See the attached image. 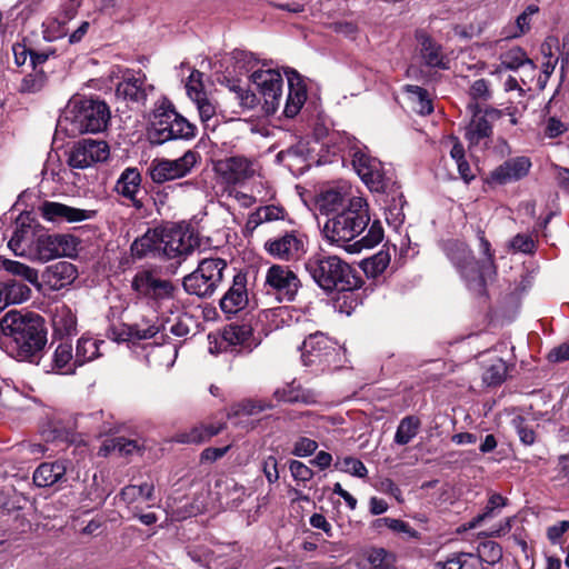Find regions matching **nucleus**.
<instances>
[{"mask_svg":"<svg viewBox=\"0 0 569 569\" xmlns=\"http://www.w3.org/2000/svg\"><path fill=\"white\" fill-rule=\"evenodd\" d=\"M325 238L349 253H358L365 248H373L383 239V229L379 220L370 224L367 200L352 197L340 212L329 218L322 228Z\"/></svg>","mask_w":569,"mask_h":569,"instance_id":"1","label":"nucleus"},{"mask_svg":"<svg viewBox=\"0 0 569 569\" xmlns=\"http://www.w3.org/2000/svg\"><path fill=\"white\" fill-rule=\"evenodd\" d=\"M47 335L44 319L39 313L13 309L0 318V349L18 361L39 365Z\"/></svg>","mask_w":569,"mask_h":569,"instance_id":"2","label":"nucleus"},{"mask_svg":"<svg viewBox=\"0 0 569 569\" xmlns=\"http://www.w3.org/2000/svg\"><path fill=\"white\" fill-rule=\"evenodd\" d=\"M67 244V236L49 234L32 223H26L21 218L18 219L16 230L8 242V247L16 256L40 262L66 254Z\"/></svg>","mask_w":569,"mask_h":569,"instance_id":"3","label":"nucleus"},{"mask_svg":"<svg viewBox=\"0 0 569 569\" xmlns=\"http://www.w3.org/2000/svg\"><path fill=\"white\" fill-rule=\"evenodd\" d=\"M305 269L326 293L363 286L356 269L338 256L315 253L305 261Z\"/></svg>","mask_w":569,"mask_h":569,"instance_id":"4","label":"nucleus"},{"mask_svg":"<svg viewBox=\"0 0 569 569\" xmlns=\"http://www.w3.org/2000/svg\"><path fill=\"white\" fill-rule=\"evenodd\" d=\"M110 109L104 101L73 97L69 100L61 123L71 134L99 133L108 128Z\"/></svg>","mask_w":569,"mask_h":569,"instance_id":"5","label":"nucleus"},{"mask_svg":"<svg viewBox=\"0 0 569 569\" xmlns=\"http://www.w3.org/2000/svg\"><path fill=\"white\" fill-rule=\"evenodd\" d=\"M196 126L168 104L154 110L148 137L151 143L162 144L176 139L190 140L196 137Z\"/></svg>","mask_w":569,"mask_h":569,"instance_id":"6","label":"nucleus"},{"mask_svg":"<svg viewBox=\"0 0 569 569\" xmlns=\"http://www.w3.org/2000/svg\"><path fill=\"white\" fill-rule=\"evenodd\" d=\"M442 250L451 261L467 288L477 293L486 292V281L482 279V271L476 260L472 250L462 241L450 239L443 242Z\"/></svg>","mask_w":569,"mask_h":569,"instance_id":"7","label":"nucleus"},{"mask_svg":"<svg viewBox=\"0 0 569 569\" xmlns=\"http://www.w3.org/2000/svg\"><path fill=\"white\" fill-rule=\"evenodd\" d=\"M227 267L228 263L222 258L200 260L197 269L183 278V289L187 293L200 298L211 297L222 282Z\"/></svg>","mask_w":569,"mask_h":569,"instance_id":"8","label":"nucleus"},{"mask_svg":"<svg viewBox=\"0 0 569 569\" xmlns=\"http://www.w3.org/2000/svg\"><path fill=\"white\" fill-rule=\"evenodd\" d=\"M131 288L153 308H160L173 300L177 292V287L170 280L160 278L149 270L137 272L131 281Z\"/></svg>","mask_w":569,"mask_h":569,"instance_id":"9","label":"nucleus"},{"mask_svg":"<svg viewBox=\"0 0 569 569\" xmlns=\"http://www.w3.org/2000/svg\"><path fill=\"white\" fill-rule=\"evenodd\" d=\"M366 149L358 143L351 147L352 166L372 191L386 192L392 183L391 178L387 177L381 161L371 157Z\"/></svg>","mask_w":569,"mask_h":569,"instance_id":"10","label":"nucleus"},{"mask_svg":"<svg viewBox=\"0 0 569 569\" xmlns=\"http://www.w3.org/2000/svg\"><path fill=\"white\" fill-rule=\"evenodd\" d=\"M263 287L279 302H292L301 288V281L289 266L276 263L267 269Z\"/></svg>","mask_w":569,"mask_h":569,"instance_id":"11","label":"nucleus"},{"mask_svg":"<svg viewBox=\"0 0 569 569\" xmlns=\"http://www.w3.org/2000/svg\"><path fill=\"white\" fill-rule=\"evenodd\" d=\"M200 160L199 152L194 150L186 151L178 159H153L149 167V174L154 183H164L167 181L181 179L188 176Z\"/></svg>","mask_w":569,"mask_h":569,"instance_id":"12","label":"nucleus"},{"mask_svg":"<svg viewBox=\"0 0 569 569\" xmlns=\"http://www.w3.org/2000/svg\"><path fill=\"white\" fill-rule=\"evenodd\" d=\"M250 79L263 101L267 114H274L282 99L283 79L279 70L259 69L251 73Z\"/></svg>","mask_w":569,"mask_h":569,"instance_id":"13","label":"nucleus"},{"mask_svg":"<svg viewBox=\"0 0 569 569\" xmlns=\"http://www.w3.org/2000/svg\"><path fill=\"white\" fill-rule=\"evenodd\" d=\"M109 146L103 140L82 139L68 153V164L73 169H87L109 158Z\"/></svg>","mask_w":569,"mask_h":569,"instance_id":"14","label":"nucleus"},{"mask_svg":"<svg viewBox=\"0 0 569 569\" xmlns=\"http://www.w3.org/2000/svg\"><path fill=\"white\" fill-rule=\"evenodd\" d=\"M160 331L157 316H142L139 321L133 323L112 325L107 331V336L117 342H137L153 338Z\"/></svg>","mask_w":569,"mask_h":569,"instance_id":"15","label":"nucleus"},{"mask_svg":"<svg viewBox=\"0 0 569 569\" xmlns=\"http://www.w3.org/2000/svg\"><path fill=\"white\" fill-rule=\"evenodd\" d=\"M336 356V343L321 332L310 335L302 342L301 359L305 366L326 367Z\"/></svg>","mask_w":569,"mask_h":569,"instance_id":"16","label":"nucleus"},{"mask_svg":"<svg viewBox=\"0 0 569 569\" xmlns=\"http://www.w3.org/2000/svg\"><path fill=\"white\" fill-rule=\"evenodd\" d=\"M162 257L168 259L182 258L190 254L197 246V240L189 230L171 226L161 228Z\"/></svg>","mask_w":569,"mask_h":569,"instance_id":"17","label":"nucleus"},{"mask_svg":"<svg viewBox=\"0 0 569 569\" xmlns=\"http://www.w3.org/2000/svg\"><path fill=\"white\" fill-rule=\"evenodd\" d=\"M264 249L270 256L282 261L297 260L306 252L303 237L296 231L267 240Z\"/></svg>","mask_w":569,"mask_h":569,"instance_id":"18","label":"nucleus"},{"mask_svg":"<svg viewBox=\"0 0 569 569\" xmlns=\"http://www.w3.org/2000/svg\"><path fill=\"white\" fill-rule=\"evenodd\" d=\"M152 89V86L147 84V77L142 71L128 70L117 84L116 96L128 102L143 104Z\"/></svg>","mask_w":569,"mask_h":569,"instance_id":"19","label":"nucleus"},{"mask_svg":"<svg viewBox=\"0 0 569 569\" xmlns=\"http://www.w3.org/2000/svg\"><path fill=\"white\" fill-rule=\"evenodd\" d=\"M217 171L229 184H241L257 173L256 163L241 156L230 157L217 164Z\"/></svg>","mask_w":569,"mask_h":569,"instance_id":"20","label":"nucleus"},{"mask_svg":"<svg viewBox=\"0 0 569 569\" xmlns=\"http://www.w3.org/2000/svg\"><path fill=\"white\" fill-rule=\"evenodd\" d=\"M42 218L51 222H81L96 217V210L70 207L56 201H46L39 208Z\"/></svg>","mask_w":569,"mask_h":569,"instance_id":"21","label":"nucleus"},{"mask_svg":"<svg viewBox=\"0 0 569 569\" xmlns=\"http://www.w3.org/2000/svg\"><path fill=\"white\" fill-rule=\"evenodd\" d=\"M415 39L419 44V53L423 63L429 68L449 69V58L443 52L442 46L437 42L426 30L417 29Z\"/></svg>","mask_w":569,"mask_h":569,"instance_id":"22","label":"nucleus"},{"mask_svg":"<svg viewBox=\"0 0 569 569\" xmlns=\"http://www.w3.org/2000/svg\"><path fill=\"white\" fill-rule=\"evenodd\" d=\"M288 81V96L286 98L283 114L295 118L307 100V84L305 78L296 70H286Z\"/></svg>","mask_w":569,"mask_h":569,"instance_id":"23","label":"nucleus"},{"mask_svg":"<svg viewBox=\"0 0 569 569\" xmlns=\"http://www.w3.org/2000/svg\"><path fill=\"white\" fill-rule=\"evenodd\" d=\"M532 162L529 157L518 156L503 161L490 174V179L499 184L519 181L528 176Z\"/></svg>","mask_w":569,"mask_h":569,"instance_id":"24","label":"nucleus"},{"mask_svg":"<svg viewBox=\"0 0 569 569\" xmlns=\"http://www.w3.org/2000/svg\"><path fill=\"white\" fill-rule=\"evenodd\" d=\"M247 273L238 272L233 276L232 284L220 299V308L227 315H236L248 305Z\"/></svg>","mask_w":569,"mask_h":569,"instance_id":"25","label":"nucleus"},{"mask_svg":"<svg viewBox=\"0 0 569 569\" xmlns=\"http://www.w3.org/2000/svg\"><path fill=\"white\" fill-rule=\"evenodd\" d=\"M469 109L472 111V118L465 129V138L471 148L478 146L482 140L492 134V126L487 119V116H498L500 111L497 109H490L485 113H481L478 104H469Z\"/></svg>","mask_w":569,"mask_h":569,"instance_id":"26","label":"nucleus"},{"mask_svg":"<svg viewBox=\"0 0 569 569\" xmlns=\"http://www.w3.org/2000/svg\"><path fill=\"white\" fill-rule=\"evenodd\" d=\"M162 242L161 228H149L141 237H138L131 243V256L134 259L162 257Z\"/></svg>","mask_w":569,"mask_h":569,"instance_id":"27","label":"nucleus"},{"mask_svg":"<svg viewBox=\"0 0 569 569\" xmlns=\"http://www.w3.org/2000/svg\"><path fill=\"white\" fill-rule=\"evenodd\" d=\"M141 173L137 168H126L116 182L114 191L119 196L130 200L133 207L140 209L142 207V202L137 198V196L141 192Z\"/></svg>","mask_w":569,"mask_h":569,"instance_id":"28","label":"nucleus"},{"mask_svg":"<svg viewBox=\"0 0 569 569\" xmlns=\"http://www.w3.org/2000/svg\"><path fill=\"white\" fill-rule=\"evenodd\" d=\"M251 337V328L246 325H230L223 329L220 336L219 347H210V352L236 351L237 347L247 346Z\"/></svg>","mask_w":569,"mask_h":569,"instance_id":"29","label":"nucleus"},{"mask_svg":"<svg viewBox=\"0 0 569 569\" xmlns=\"http://www.w3.org/2000/svg\"><path fill=\"white\" fill-rule=\"evenodd\" d=\"M31 297V289L23 282L10 279L0 282V313L13 305H21Z\"/></svg>","mask_w":569,"mask_h":569,"instance_id":"30","label":"nucleus"},{"mask_svg":"<svg viewBox=\"0 0 569 569\" xmlns=\"http://www.w3.org/2000/svg\"><path fill=\"white\" fill-rule=\"evenodd\" d=\"M78 363L72 353V346L68 342H61L56 348L49 365L43 368L47 372H56L62 375L74 373Z\"/></svg>","mask_w":569,"mask_h":569,"instance_id":"31","label":"nucleus"},{"mask_svg":"<svg viewBox=\"0 0 569 569\" xmlns=\"http://www.w3.org/2000/svg\"><path fill=\"white\" fill-rule=\"evenodd\" d=\"M77 427L76 420L69 419L67 422H62L54 418L42 428L41 435L47 442L68 443L73 441Z\"/></svg>","mask_w":569,"mask_h":569,"instance_id":"32","label":"nucleus"},{"mask_svg":"<svg viewBox=\"0 0 569 569\" xmlns=\"http://www.w3.org/2000/svg\"><path fill=\"white\" fill-rule=\"evenodd\" d=\"M66 461L43 462L33 472V482L38 487H50L64 479Z\"/></svg>","mask_w":569,"mask_h":569,"instance_id":"33","label":"nucleus"},{"mask_svg":"<svg viewBox=\"0 0 569 569\" xmlns=\"http://www.w3.org/2000/svg\"><path fill=\"white\" fill-rule=\"evenodd\" d=\"M77 274L76 267L68 261H59L46 270L47 282L54 290H60L72 283Z\"/></svg>","mask_w":569,"mask_h":569,"instance_id":"34","label":"nucleus"},{"mask_svg":"<svg viewBox=\"0 0 569 569\" xmlns=\"http://www.w3.org/2000/svg\"><path fill=\"white\" fill-rule=\"evenodd\" d=\"M349 188L346 186L333 187L322 191L317 198V207L322 214L337 213L343 209Z\"/></svg>","mask_w":569,"mask_h":569,"instance_id":"35","label":"nucleus"},{"mask_svg":"<svg viewBox=\"0 0 569 569\" xmlns=\"http://www.w3.org/2000/svg\"><path fill=\"white\" fill-rule=\"evenodd\" d=\"M288 213L286 209L277 204L262 206L251 212L248 217L247 229L254 230L262 223L284 220Z\"/></svg>","mask_w":569,"mask_h":569,"instance_id":"36","label":"nucleus"},{"mask_svg":"<svg viewBox=\"0 0 569 569\" xmlns=\"http://www.w3.org/2000/svg\"><path fill=\"white\" fill-rule=\"evenodd\" d=\"M273 395L277 400L283 402H302L310 405L317 401L312 391L303 389L300 383L296 381L277 389Z\"/></svg>","mask_w":569,"mask_h":569,"instance_id":"37","label":"nucleus"},{"mask_svg":"<svg viewBox=\"0 0 569 569\" xmlns=\"http://www.w3.org/2000/svg\"><path fill=\"white\" fill-rule=\"evenodd\" d=\"M501 67L507 70H517L526 68L530 76H533L537 67L535 62L527 56V52L520 47H513L500 56Z\"/></svg>","mask_w":569,"mask_h":569,"instance_id":"38","label":"nucleus"},{"mask_svg":"<svg viewBox=\"0 0 569 569\" xmlns=\"http://www.w3.org/2000/svg\"><path fill=\"white\" fill-rule=\"evenodd\" d=\"M477 238L479 240V251L483 256L479 262V268L482 271V279L487 282V279L495 278L497 274V264L495 259V251L491 248L490 241L486 238L485 231L478 229Z\"/></svg>","mask_w":569,"mask_h":569,"instance_id":"39","label":"nucleus"},{"mask_svg":"<svg viewBox=\"0 0 569 569\" xmlns=\"http://www.w3.org/2000/svg\"><path fill=\"white\" fill-rule=\"evenodd\" d=\"M154 486L151 482H143L139 486L128 485L119 492V499L128 507L138 501H149L153 499Z\"/></svg>","mask_w":569,"mask_h":569,"instance_id":"40","label":"nucleus"},{"mask_svg":"<svg viewBox=\"0 0 569 569\" xmlns=\"http://www.w3.org/2000/svg\"><path fill=\"white\" fill-rule=\"evenodd\" d=\"M436 567L439 569H483L479 557L471 552L453 553L446 561L437 562Z\"/></svg>","mask_w":569,"mask_h":569,"instance_id":"41","label":"nucleus"},{"mask_svg":"<svg viewBox=\"0 0 569 569\" xmlns=\"http://www.w3.org/2000/svg\"><path fill=\"white\" fill-rule=\"evenodd\" d=\"M101 343H103V341L93 339L91 337L82 336L79 338L74 353L76 363H78V367L97 359L100 356L99 346Z\"/></svg>","mask_w":569,"mask_h":569,"instance_id":"42","label":"nucleus"},{"mask_svg":"<svg viewBox=\"0 0 569 569\" xmlns=\"http://www.w3.org/2000/svg\"><path fill=\"white\" fill-rule=\"evenodd\" d=\"M54 330L60 335H71L76 330L77 319L71 309L66 306H58L52 316Z\"/></svg>","mask_w":569,"mask_h":569,"instance_id":"43","label":"nucleus"},{"mask_svg":"<svg viewBox=\"0 0 569 569\" xmlns=\"http://www.w3.org/2000/svg\"><path fill=\"white\" fill-rule=\"evenodd\" d=\"M508 505V499L499 493H491L488 502L481 513L476 516L468 525L469 529L477 528L481 522L487 519L498 516L503 507Z\"/></svg>","mask_w":569,"mask_h":569,"instance_id":"44","label":"nucleus"},{"mask_svg":"<svg viewBox=\"0 0 569 569\" xmlns=\"http://www.w3.org/2000/svg\"><path fill=\"white\" fill-rule=\"evenodd\" d=\"M420 428V420L415 416L402 418L398 425L395 442L400 446L409 443L417 435Z\"/></svg>","mask_w":569,"mask_h":569,"instance_id":"45","label":"nucleus"},{"mask_svg":"<svg viewBox=\"0 0 569 569\" xmlns=\"http://www.w3.org/2000/svg\"><path fill=\"white\" fill-rule=\"evenodd\" d=\"M361 288L337 290L339 295L336 302L341 312L350 315L358 306L362 305L363 292Z\"/></svg>","mask_w":569,"mask_h":569,"instance_id":"46","label":"nucleus"},{"mask_svg":"<svg viewBox=\"0 0 569 569\" xmlns=\"http://www.w3.org/2000/svg\"><path fill=\"white\" fill-rule=\"evenodd\" d=\"M406 92L409 93V99L415 104V110L425 116L430 114L433 111L432 101L426 89L419 86L408 84L406 86Z\"/></svg>","mask_w":569,"mask_h":569,"instance_id":"47","label":"nucleus"},{"mask_svg":"<svg viewBox=\"0 0 569 569\" xmlns=\"http://www.w3.org/2000/svg\"><path fill=\"white\" fill-rule=\"evenodd\" d=\"M224 86L227 89L234 93L239 104L246 109H253L258 104L257 96L249 89L242 87L241 81L238 79H226Z\"/></svg>","mask_w":569,"mask_h":569,"instance_id":"48","label":"nucleus"},{"mask_svg":"<svg viewBox=\"0 0 569 569\" xmlns=\"http://www.w3.org/2000/svg\"><path fill=\"white\" fill-rule=\"evenodd\" d=\"M48 78L43 70L33 68V70L26 74L20 83L19 91L21 93H38L47 84Z\"/></svg>","mask_w":569,"mask_h":569,"instance_id":"49","label":"nucleus"},{"mask_svg":"<svg viewBox=\"0 0 569 569\" xmlns=\"http://www.w3.org/2000/svg\"><path fill=\"white\" fill-rule=\"evenodd\" d=\"M3 268L6 271L13 276H19L23 280L28 281L33 286H39V274L38 271L24 263H21L16 260L6 259L3 261Z\"/></svg>","mask_w":569,"mask_h":569,"instance_id":"50","label":"nucleus"},{"mask_svg":"<svg viewBox=\"0 0 569 569\" xmlns=\"http://www.w3.org/2000/svg\"><path fill=\"white\" fill-rule=\"evenodd\" d=\"M367 560L369 569H398L396 557L383 548H373L369 551Z\"/></svg>","mask_w":569,"mask_h":569,"instance_id":"51","label":"nucleus"},{"mask_svg":"<svg viewBox=\"0 0 569 569\" xmlns=\"http://www.w3.org/2000/svg\"><path fill=\"white\" fill-rule=\"evenodd\" d=\"M508 367L507 363L498 358L492 361L490 366L486 368L482 373V381L487 386H499L507 377Z\"/></svg>","mask_w":569,"mask_h":569,"instance_id":"52","label":"nucleus"},{"mask_svg":"<svg viewBox=\"0 0 569 569\" xmlns=\"http://www.w3.org/2000/svg\"><path fill=\"white\" fill-rule=\"evenodd\" d=\"M476 556L479 557L481 565H495L502 558L501 546L492 540L480 542Z\"/></svg>","mask_w":569,"mask_h":569,"instance_id":"53","label":"nucleus"},{"mask_svg":"<svg viewBox=\"0 0 569 569\" xmlns=\"http://www.w3.org/2000/svg\"><path fill=\"white\" fill-rule=\"evenodd\" d=\"M335 468L358 478H366L368 475L365 463L360 459L349 456L338 458L335 462Z\"/></svg>","mask_w":569,"mask_h":569,"instance_id":"54","label":"nucleus"},{"mask_svg":"<svg viewBox=\"0 0 569 569\" xmlns=\"http://www.w3.org/2000/svg\"><path fill=\"white\" fill-rule=\"evenodd\" d=\"M539 12L537 4H529L526 9L516 18L515 30L509 34L510 38H519L528 33L531 29L532 16Z\"/></svg>","mask_w":569,"mask_h":569,"instance_id":"55","label":"nucleus"},{"mask_svg":"<svg viewBox=\"0 0 569 569\" xmlns=\"http://www.w3.org/2000/svg\"><path fill=\"white\" fill-rule=\"evenodd\" d=\"M508 249L513 253L533 254L537 250V243L533 236L517 233L508 242Z\"/></svg>","mask_w":569,"mask_h":569,"instance_id":"56","label":"nucleus"},{"mask_svg":"<svg viewBox=\"0 0 569 569\" xmlns=\"http://www.w3.org/2000/svg\"><path fill=\"white\" fill-rule=\"evenodd\" d=\"M67 22L61 17L48 18L43 21V37L48 41L60 39L67 34Z\"/></svg>","mask_w":569,"mask_h":569,"instance_id":"57","label":"nucleus"},{"mask_svg":"<svg viewBox=\"0 0 569 569\" xmlns=\"http://www.w3.org/2000/svg\"><path fill=\"white\" fill-rule=\"evenodd\" d=\"M201 122L206 128H214L216 122L211 121L217 117L216 104L206 96L194 101Z\"/></svg>","mask_w":569,"mask_h":569,"instance_id":"58","label":"nucleus"},{"mask_svg":"<svg viewBox=\"0 0 569 569\" xmlns=\"http://www.w3.org/2000/svg\"><path fill=\"white\" fill-rule=\"evenodd\" d=\"M203 73L199 70H192L190 76L188 77L186 83V90L188 97L194 102L196 100L206 97L207 93L203 90Z\"/></svg>","mask_w":569,"mask_h":569,"instance_id":"59","label":"nucleus"},{"mask_svg":"<svg viewBox=\"0 0 569 569\" xmlns=\"http://www.w3.org/2000/svg\"><path fill=\"white\" fill-rule=\"evenodd\" d=\"M174 440L179 443H202L207 441L204 423L193 426L189 430L178 432Z\"/></svg>","mask_w":569,"mask_h":569,"instance_id":"60","label":"nucleus"},{"mask_svg":"<svg viewBox=\"0 0 569 569\" xmlns=\"http://www.w3.org/2000/svg\"><path fill=\"white\" fill-rule=\"evenodd\" d=\"M140 449L137 440L118 437L112 440V450L118 451L121 456H130Z\"/></svg>","mask_w":569,"mask_h":569,"instance_id":"61","label":"nucleus"},{"mask_svg":"<svg viewBox=\"0 0 569 569\" xmlns=\"http://www.w3.org/2000/svg\"><path fill=\"white\" fill-rule=\"evenodd\" d=\"M317 441L307 437H301L295 442L291 452L296 457H308L311 456L317 450Z\"/></svg>","mask_w":569,"mask_h":569,"instance_id":"62","label":"nucleus"},{"mask_svg":"<svg viewBox=\"0 0 569 569\" xmlns=\"http://www.w3.org/2000/svg\"><path fill=\"white\" fill-rule=\"evenodd\" d=\"M237 412H242L248 416H252L262 412L267 409H271L272 405L264 400H246L239 403Z\"/></svg>","mask_w":569,"mask_h":569,"instance_id":"63","label":"nucleus"},{"mask_svg":"<svg viewBox=\"0 0 569 569\" xmlns=\"http://www.w3.org/2000/svg\"><path fill=\"white\" fill-rule=\"evenodd\" d=\"M469 94L473 100H489L491 98L489 82L486 79L476 80L470 87Z\"/></svg>","mask_w":569,"mask_h":569,"instance_id":"64","label":"nucleus"}]
</instances>
